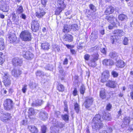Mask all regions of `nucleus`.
Masks as SVG:
<instances>
[{
    "instance_id": "nucleus-1",
    "label": "nucleus",
    "mask_w": 133,
    "mask_h": 133,
    "mask_svg": "<svg viewBox=\"0 0 133 133\" xmlns=\"http://www.w3.org/2000/svg\"><path fill=\"white\" fill-rule=\"evenodd\" d=\"M21 39L25 41H29L31 39V35L30 32L28 30L22 31L20 35Z\"/></svg>"
},
{
    "instance_id": "nucleus-2",
    "label": "nucleus",
    "mask_w": 133,
    "mask_h": 133,
    "mask_svg": "<svg viewBox=\"0 0 133 133\" xmlns=\"http://www.w3.org/2000/svg\"><path fill=\"white\" fill-rule=\"evenodd\" d=\"M3 104L5 109L9 110L12 108L14 103L12 100L9 99H7L4 101Z\"/></svg>"
},
{
    "instance_id": "nucleus-3",
    "label": "nucleus",
    "mask_w": 133,
    "mask_h": 133,
    "mask_svg": "<svg viewBox=\"0 0 133 133\" xmlns=\"http://www.w3.org/2000/svg\"><path fill=\"white\" fill-rule=\"evenodd\" d=\"M39 24L38 21L36 19L32 20L31 23V29L34 32L38 31L39 28Z\"/></svg>"
},
{
    "instance_id": "nucleus-4",
    "label": "nucleus",
    "mask_w": 133,
    "mask_h": 133,
    "mask_svg": "<svg viewBox=\"0 0 133 133\" xmlns=\"http://www.w3.org/2000/svg\"><path fill=\"white\" fill-rule=\"evenodd\" d=\"M3 81L4 85L7 87L9 85L11 84V80L9 76V74L7 72H3Z\"/></svg>"
},
{
    "instance_id": "nucleus-5",
    "label": "nucleus",
    "mask_w": 133,
    "mask_h": 133,
    "mask_svg": "<svg viewBox=\"0 0 133 133\" xmlns=\"http://www.w3.org/2000/svg\"><path fill=\"white\" fill-rule=\"evenodd\" d=\"M93 99L91 97H87L85 98V100L83 105L85 108H90L92 104Z\"/></svg>"
},
{
    "instance_id": "nucleus-6",
    "label": "nucleus",
    "mask_w": 133,
    "mask_h": 133,
    "mask_svg": "<svg viewBox=\"0 0 133 133\" xmlns=\"http://www.w3.org/2000/svg\"><path fill=\"white\" fill-rule=\"evenodd\" d=\"M130 118L129 117H126L124 118L121 125L123 128H126L127 129L128 128V129L129 130V128H130L129 123L130 122Z\"/></svg>"
},
{
    "instance_id": "nucleus-7",
    "label": "nucleus",
    "mask_w": 133,
    "mask_h": 133,
    "mask_svg": "<svg viewBox=\"0 0 133 133\" xmlns=\"http://www.w3.org/2000/svg\"><path fill=\"white\" fill-rule=\"evenodd\" d=\"M22 54L23 57L27 59L31 60L34 57V55L30 51H23Z\"/></svg>"
},
{
    "instance_id": "nucleus-8",
    "label": "nucleus",
    "mask_w": 133,
    "mask_h": 133,
    "mask_svg": "<svg viewBox=\"0 0 133 133\" xmlns=\"http://www.w3.org/2000/svg\"><path fill=\"white\" fill-rule=\"evenodd\" d=\"M109 76V72L108 70L104 71L102 74V79L101 81L103 83L105 82L107 80Z\"/></svg>"
},
{
    "instance_id": "nucleus-9",
    "label": "nucleus",
    "mask_w": 133,
    "mask_h": 133,
    "mask_svg": "<svg viewBox=\"0 0 133 133\" xmlns=\"http://www.w3.org/2000/svg\"><path fill=\"white\" fill-rule=\"evenodd\" d=\"M52 119L53 121L51 123L54 124V126L56 128L58 127L61 128L64 127V124L62 122H58L55 119Z\"/></svg>"
},
{
    "instance_id": "nucleus-10",
    "label": "nucleus",
    "mask_w": 133,
    "mask_h": 133,
    "mask_svg": "<svg viewBox=\"0 0 133 133\" xmlns=\"http://www.w3.org/2000/svg\"><path fill=\"white\" fill-rule=\"evenodd\" d=\"M115 8L111 5L108 6L107 8L104 13L106 15H109L113 13L115 10Z\"/></svg>"
},
{
    "instance_id": "nucleus-11",
    "label": "nucleus",
    "mask_w": 133,
    "mask_h": 133,
    "mask_svg": "<svg viewBox=\"0 0 133 133\" xmlns=\"http://www.w3.org/2000/svg\"><path fill=\"white\" fill-rule=\"evenodd\" d=\"M12 63L14 66H21L22 63V60L18 58H15L13 59Z\"/></svg>"
},
{
    "instance_id": "nucleus-12",
    "label": "nucleus",
    "mask_w": 133,
    "mask_h": 133,
    "mask_svg": "<svg viewBox=\"0 0 133 133\" xmlns=\"http://www.w3.org/2000/svg\"><path fill=\"white\" fill-rule=\"evenodd\" d=\"M47 113L43 111H40L39 114V117L42 120H46L48 117Z\"/></svg>"
},
{
    "instance_id": "nucleus-13",
    "label": "nucleus",
    "mask_w": 133,
    "mask_h": 133,
    "mask_svg": "<svg viewBox=\"0 0 133 133\" xmlns=\"http://www.w3.org/2000/svg\"><path fill=\"white\" fill-rule=\"evenodd\" d=\"M44 10L39 8L35 13L36 16L38 18H42L45 14Z\"/></svg>"
},
{
    "instance_id": "nucleus-14",
    "label": "nucleus",
    "mask_w": 133,
    "mask_h": 133,
    "mask_svg": "<svg viewBox=\"0 0 133 133\" xmlns=\"http://www.w3.org/2000/svg\"><path fill=\"white\" fill-rule=\"evenodd\" d=\"M11 118L10 114L7 113H5L3 115L1 118V120L4 122H6L10 120Z\"/></svg>"
},
{
    "instance_id": "nucleus-15",
    "label": "nucleus",
    "mask_w": 133,
    "mask_h": 133,
    "mask_svg": "<svg viewBox=\"0 0 133 133\" xmlns=\"http://www.w3.org/2000/svg\"><path fill=\"white\" fill-rule=\"evenodd\" d=\"M103 120V117H102H102L99 114L96 115L93 119V121L95 122H102Z\"/></svg>"
},
{
    "instance_id": "nucleus-16",
    "label": "nucleus",
    "mask_w": 133,
    "mask_h": 133,
    "mask_svg": "<svg viewBox=\"0 0 133 133\" xmlns=\"http://www.w3.org/2000/svg\"><path fill=\"white\" fill-rule=\"evenodd\" d=\"M21 71L18 69H13L11 71V74L15 77H18L21 74Z\"/></svg>"
},
{
    "instance_id": "nucleus-17",
    "label": "nucleus",
    "mask_w": 133,
    "mask_h": 133,
    "mask_svg": "<svg viewBox=\"0 0 133 133\" xmlns=\"http://www.w3.org/2000/svg\"><path fill=\"white\" fill-rule=\"evenodd\" d=\"M103 126V124L102 123L94 122V125L92 126V127L93 129L97 130L100 129L102 128Z\"/></svg>"
},
{
    "instance_id": "nucleus-18",
    "label": "nucleus",
    "mask_w": 133,
    "mask_h": 133,
    "mask_svg": "<svg viewBox=\"0 0 133 133\" xmlns=\"http://www.w3.org/2000/svg\"><path fill=\"white\" fill-rule=\"evenodd\" d=\"M116 84L115 81L112 80H109L106 84V85L110 88H114L116 87Z\"/></svg>"
},
{
    "instance_id": "nucleus-19",
    "label": "nucleus",
    "mask_w": 133,
    "mask_h": 133,
    "mask_svg": "<svg viewBox=\"0 0 133 133\" xmlns=\"http://www.w3.org/2000/svg\"><path fill=\"white\" fill-rule=\"evenodd\" d=\"M113 33L115 34V36H122L124 35V32L122 30L117 29L113 31Z\"/></svg>"
},
{
    "instance_id": "nucleus-20",
    "label": "nucleus",
    "mask_w": 133,
    "mask_h": 133,
    "mask_svg": "<svg viewBox=\"0 0 133 133\" xmlns=\"http://www.w3.org/2000/svg\"><path fill=\"white\" fill-rule=\"evenodd\" d=\"M8 36L9 41L10 43L15 42L16 39V35L14 34H8Z\"/></svg>"
},
{
    "instance_id": "nucleus-21",
    "label": "nucleus",
    "mask_w": 133,
    "mask_h": 133,
    "mask_svg": "<svg viewBox=\"0 0 133 133\" xmlns=\"http://www.w3.org/2000/svg\"><path fill=\"white\" fill-rule=\"evenodd\" d=\"M103 65H112L113 64V61L110 59H105L103 61Z\"/></svg>"
},
{
    "instance_id": "nucleus-22",
    "label": "nucleus",
    "mask_w": 133,
    "mask_h": 133,
    "mask_svg": "<svg viewBox=\"0 0 133 133\" xmlns=\"http://www.w3.org/2000/svg\"><path fill=\"white\" fill-rule=\"evenodd\" d=\"M28 128L30 132L32 133H37L38 132L37 128L34 126H29Z\"/></svg>"
},
{
    "instance_id": "nucleus-23",
    "label": "nucleus",
    "mask_w": 133,
    "mask_h": 133,
    "mask_svg": "<svg viewBox=\"0 0 133 133\" xmlns=\"http://www.w3.org/2000/svg\"><path fill=\"white\" fill-rule=\"evenodd\" d=\"M99 96L102 99H105L106 97L105 90L104 88H102L100 92Z\"/></svg>"
},
{
    "instance_id": "nucleus-24",
    "label": "nucleus",
    "mask_w": 133,
    "mask_h": 133,
    "mask_svg": "<svg viewBox=\"0 0 133 133\" xmlns=\"http://www.w3.org/2000/svg\"><path fill=\"white\" fill-rule=\"evenodd\" d=\"M110 40L111 43L112 44H116V43L118 42L119 41L115 36V35L111 36L110 38Z\"/></svg>"
},
{
    "instance_id": "nucleus-25",
    "label": "nucleus",
    "mask_w": 133,
    "mask_h": 133,
    "mask_svg": "<svg viewBox=\"0 0 133 133\" xmlns=\"http://www.w3.org/2000/svg\"><path fill=\"white\" fill-rule=\"evenodd\" d=\"M63 6L62 5L61 7L59 8H57L55 11V14L56 15H58L63 10L65 7V5H63Z\"/></svg>"
},
{
    "instance_id": "nucleus-26",
    "label": "nucleus",
    "mask_w": 133,
    "mask_h": 133,
    "mask_svg": "<svg viewBox=\"0 0 133 133\" xmlns=\"http://www.w3.org/2000/svg\"><path fill=\"white\" fill-rule=\"evenodd\" d=\"M64 39L65 41L70 42L73 41V37L71 35L68 34L64 36Z\"/></svg>"
},
{
    "instance_id": "nucleus-27",
    "label": "nucleus",
    "mask_w": 133,
    "mask_h": 133,
    "mask_svg": "<svg viewBox=\"0 0 133 133\" xmlns=\"http://www.w3.org/2000/svg\"><path fill=\"white\" fill-rule=\"evenodd\" d=\"M118 18L121 21H126L128 19L127 16L123 14L119 15L118 16Z\"/></svg>"
},
{
    "instance_id": "nucleus-28",
    "label": "nucleus",
    "mask_w": 133,
    "mask_h": 133,
    "mask_svg": "<svg viewBox=\"0 0 133 133\" xmlns=\"http://www.w3.org/2000/svg\"><path fill=\"white\" fill-rule=\"evenodd\" d=\"M102 117H103L104 120L108 121L110 120L111 119V115L108 113H104L103 114Z\"/></svg>"
},
{
    "instance_id": "nucleus-29",
    "label": "nucleus",
    "mask_w": 133,
    "mask_h": 133,
    "mask_svg": "<svg viewBox=\"0 0 133 133\" xmlns=\"http://www.w3.org/2000/svg\"><path fill=\"white\" fill-rule=\"evenodd\" d=\"M90 38L91 40H94L98 38V33L97 32L94 31L92 32L90 35Z\"/></svg>"
},
{
    "instance_id": "nucleus-30",
    "label": "nucleus",
    "mask_w": 133,
    "mask_h": 133,
    "mask_svg": "<svg viewBox=\"0 0 133 133\" xmlns=\"http://www.w3.org/2000/svg\"><path fill=\"white\" fill-rule=\"evenodd\" d=\"M43 100L40 99H37L36 100V102L35 103H34L32 105L33 106H39L41 105L43 103Z\"/></svg>"
},
{
    "instance_id": "nucleus-31",
    "label": "nucleus",
    "mask_w": 133,
    "mask_h": 133,
    "mask_svg": "<svg viewBox=\"0 0 133 133\" xmlns=\"http://www.w3.org/2000/svg\"><path fill=\"white\" fill-rule=\"evenodd\" d=\"M29 85L31 89L33 90L36 88V87L38 86V84L35 82H30Z\"/></svg>"
},
{
    "instance_id": "nucleus-32",
    "label": "nucleus",
    "mask_w": 133,
    "mask_h": 133,
    "mask_svg": "<svg viewBox=\"0 0 133 133\" xmlns=\"http://www.w3.org/2000/svg\"><path fill=\"white\" fill-rule=\"evenodd\" d=\"M124 63L123 61L119 60L117 62L116 65L119 68H122L124 66Z\"/></svg>"
},
{
    "instance_id": "nucleus-33",
    "label": "nucleus",
    "mask_w": 133,
    "mask_h": 133,
    "mask_svg": "<svg viewBox=\"0 0 133 133\" xmlns=\"http://www.w3.org/2000/svg\"><path fill=\"white\" fill-rule=\"evenodd\" d=\"M5 48L4 39L2 38H0V50H1L4 49Z\"/></svg>"
},
{
    "instance_id": "nucleus-34",
    "label": "nucleus",
    "mask_w": 133,
    "mask_h": 133,
    "mask_svg": "<svg viewBox=\"0 0 133 133\" xmlns=\"http://www.w3.org/2000/svg\"><path fill=\"white\" fill-rule=\"evenodd\" d=\"M0 9L4 12H7L8 10V7L6 5H2L0 8Z\"/></svg>"
},
{
    "instance_id": "nucleus-35",
    "label": "nucleus",
    "mask_w": 133,
    "mask_h": 133,
    "mask_svg": "<svg viewBox=\"0 0 133 133\" xmlns=\"http://www.w3.org/2000/svg\"><path fill=\"white\" fill-rule=\"evenodd\" d=\"M41 46L42 48L43 49L48 50L49 49L50 45L47 43H45L42 44Z\"/></svg>"
},
{
    "instance_id": "nucleus-36",
    "label": "nucleus",
    "mask_w": 133,
    "mask_h": 133,
    "mask_svg": "<svg viewBox=\"0 0 133 133\" xmlns=\"http://www.w3.org/2000/svg\"><path fill=\"white\" fill-rule=\"evenodd\" d=\"M74 110L77 113L79 112L80 110V107L79 105L77 103H75L74 104Z\"/></svg>"
},
{
    "instance_id": "nucleus-37",
    "label": "nucleus",
    "mask_w": 133,
    "mask_h": 133,
    "mask_svg": "<svg viewBox=\"0 0 133 133\" xmlns=\"http://www.w3.org/2000/svg\"><path fill=\"white\" fill-rule=\"evenodd\" d=\"M57 90L59 91H63L64 90V86L61 84H58L57 86Z\"/></svg>"
},
{
    "instance_id": "nucleus-38",
    "label": "nucleus",
    "mask_w": 133,
    "mask_h": 133,
    "mask_svg": "<svg viewBox=\"0 0 133 133\" xmlns=\"http://www.w3.org/2000/svg\"><path fill=\"white\" fill-rule=\"evenodd\" d=\"M71 30V28L69 27L68 25H64L63 31L64 33H67L69 32Z\"/></svg>"
},
{
    "instance_id": "nucleus-39",
    "label": "nucleus",
    "mask_w": 133,
    "mask_h": 133,
    "mask_svg": "<svg viewBox=\"0 0 133 133\" xmlns=\"http://www.w3.org/2000/svg\"><path fill=\"white\" fill-rule=\"evenodd\" d=\"M109 55L111 57L113 58H116L118 56L117 54L115 52L110 53Z\"/></svg>"
},
{
    "instance_id": "nucleus-40",
    "label": "nucleus",
    "mask_w": 133,
    "mask_h": 133,
    "mask_svg": "<svg viewBox=\"0 0 133 133\" xmlns=\"http://www.w3.org/2000/svg\"><path fill=\"white\" fill-rule=\"evenodd\" d=\"M70 27H71V28H70L71 29L75 31L78 30L79 29V27L77 24H72Z\"/></svg>"
},
{
    "instance_id": "nucleus-41",
    "label": "nucleus",
    "mask_w": 133,
    "mask_h": 133,
    "mask_svg": "<svg viewBox=\"0 0 133 133\" xmlns=\"http://www.w3.org/2000/svg\"><path fill=\"white\" fill-rule=\"evenodd\" d=\"M28 113L30 115L32 116L34 115L35 112L34 109L30 108L29 110Z\"/></svg>"
},
{
    "instance_id": "nucleus-42",
    "label": "nucleus",
    "mask_w": 133,
    "mask_h": 133,
    "mask_svg": "<svg viewBox=\"0 0 133 133\" xmlns=\"http://www.w3.org/2000/svg\"><path fill=\"white\" fill-rule=\"evenodd\" d=\"M85 89L84 85H82L80 88V92L81 94L83 95L85 92Z\"/></svg>"
},
{
    "instance_id": "nucleus-43",
    "label": "nucleus",
    "mask_w": 133,
    "mask_h": 133,
    "mask_svg": "<svg viewBox=\"0 0 133 133\" xmlns=\"http://www.w3.org/2000/svg\"><path fill=\"white\" fill-rule=\"evenodd\" d=\"M57 128L55 127H51L50 128L51 131L50 133H57L58 130L56 129Z\"/></svg>"
},
{
    "instance_id": "nucleus-44",
    "label": "nucleus",
    "mask_w": 133,
    "mask_h": 133,
    "mask_svg": "<svg viewBox=\"0 0 133 133\" xmlns=\"http://www.w3.org/2000/svg\"><path fill=\"white\" fill-rule=\"evenodd\" d=\"M12 19L15 22H18V19L17 16L15 13H12Z\"/></svg>"
},
{
    "instance_id": "nucleus-45",
    "label": "nucleus",
    "mask_w": 133,
    "mask_h": 133,
    "mask_svg": "<svg viewBox=\"0 0 133 133\" xmlns=\"http://www.w3.org/2000/svg\"><path fill=\"white\" fill-rule=\"evenodd\" d=\"M90 9L93 11H95L96 10V7L92 4H91L89 5Z\"/></svg>"
},
{
    "instance_id": "nucleus-46",
    "label": "nucleus",
    "mask_w": 133,
    "mask_h": 133,
    "mask_svg": "<svg viewBox=\"0 0 133 133\" xmlns=\"http://www.w3.org/2000/svg\"><path fill=\"white\" fill-rule=\"evenodd\" d=\"M89 65L91 67H95L96 65V64L95 63V61H92L91 60L89 64Z\"/></svg>"
},
{
    "instance_id": "nucleus-47",
    "label": "nucleus",
    "mask_w": 133,
    "mask_h": 133,
    "mask_svg": "<svg viewBox=\"0 0 133 133\" xmlns=\"http://www.w3.org/2000/svg\"><path fill=\"white\" fill-rule=\"evenodd\" d=\"M105 18L110 22H111L113 19V16H106Z\"/></svg>"
},
{
    "instance_id": "nucleus-48",
    "label": "nucleus",
    "mask_w": 133,
    "mask_h": 133,
    "mask_svg": "<svg viewBox=\"0 0 133 133\" xmlns=\"http://www.w3.org/2000/svg\"><path fill=\"white\" fill-rule=\"evenodd\" d=\"M62 119L65 121H68L69 119V116L65 114L62 116Z\"/></svg>"
},
{
    "instance_id": "nucleus-49",
    "label": "nucleus",
    "mask_w": 133,
    "mask_h": 133,
    "mask_svg": "<svg viewBox=\"0 0 133 133\" xmlns=\"http://www.w3.org/2000/svg\"><path fill=\"white\" fill-rule=\"evenodd\" d=\"M36 74L37 76L41 77L44 76V73L40 71H38L36 73Z\"/></svg>"
},
{
    "instance_id": "nucleus-50",
    "label": "nucleus",
    "mask_w": 133,
    "mask_h": 133,
    "mask_svg": "<svg viewBox=\"0 0 133 133\" xmlns=\"http://www.w3.org/2000/svg\"><path fill=\"white\" fill-rule=\"evenodd\" d=\"M4 60V56L2 52H0V63L2 64Z\"/></svg>"
},
{
    "instance_id": "nucleus-51",
    "label": "nucleus",
    "mask_w": 133,
    "mask_h": 133,
    "mask_svg": "<svg viewBox=\"0 0 133 133\" xmlns=\"http://www.w3.org/2000/svg\"><path fill=\"white\" fill-rule=\"evenodd\" d=\"M99 56V55L97 53L95 54L94 55V58L92 59H91L92 61H97L98 59V57Z\"/></svg>"
},
{
    "instance_id": "nucleus-52",
    "label": "nucleus",
    "mask_w": 133,
    "mask_h": 133,
    "mask_svg": "<svg viewBox=\"0 0 133 133\" xmlns=\"http://www.w3.org/2000/svg\"><path fill=\"white\" fill-rule=\"evenodd\" d=\"M23 11V8L21 6H20L17 10V13L18 14H20L22 13Z\"/></svg>"
},
{
    "instance_id": "nucleus-53",
    "label": "nucleus",
    "mask_w": 133,
    "mask_h": 133,
    "mask_svg": "<svg viewBox=\"0 0 133 133\" xmlns=\"http://www.w3.org/2000/svg\"><path fill=\"white\" fill-rule=\"evenodd\" d=\"M111 74L114 77H116L118 76V74L116 72L114 71L112 72Z\"/></svg>"
},
{
    "instance_id": "nucleus-54",
    "label": "nucleus",
    "mask_w": 133,
    "mask_h": 133,
    "mask_svg": "<svg viewBox=\"0 0 133 133\" xmlns=\"http://www.w3.org/2000/svg\"><path fill=\"white\" fill-rule=\"evenodd\" d=\"M46 127L45 126H43L41 127V131L42 133H45L46 132Z\"/></svg>"
},
{
    "instance_id": "nucleus-55",
    "label": "nucleus",
    "mask_w": 133,
    "mask_h": 133,
    "mask_svg": "<svg viewBox=\"0 0 133 133\" xmlns=\"http://www.w3.org/2000/svg\"><path fill=\"white\" fill-rule=\"evenodd\" d=\"M27 89V85H24L23 87L22 88V91L24 93H25Z\"/></svg>"
},
{
    "instance_id": "nucleus-56",
    "label": "nucleus",
    "mask_w": 133,
    "mask_h": 133,
    "mask_svg": "<svg viewBox=\"0 0 133 133\" xmlns=\"http://www.w3.org/2000/svg\"><path fill=\"white\" fill-rule=\"evenodd\" d=\"M128 39L127 38L125 37L124 38L123 43L125 45H127L128 44Z\"/></svg>"
},
{
    "instance_id": "nucleus-57",
    "label": "nucleus",
    "mask_w": 133,
    "mask_h": 133,
    "mask_svg": "<svg viewBox=\"0 0 133 133\" xmlns=\"http://www.w3.org/2000/svg\"><path fill=\"white\" fill-rule=\"evenodd\" d=\"M72 94L74 96H76L77 94V91L76 88H75L73 91Z\"/></svg>"
},
{
    "instance_id": "nucleus-58",
    "label": "nucleus",
    "mask_w": 133,
    "mask_h": 133,
    "mask_svg": "<svg viewBox=\"0 0 133 133\" xmlns=\"http://www.w3.org/2000/svg\"><path fill=\"white\" fill-rule=\"evenodd\" d=\"M47 2V0H41V3L43 5V6H45Z\"/></svg>"
},
{
    "instance_id": "nucleus-59",
    "label": "nucleus",
    "mask_w": 133,
    "mask_h": 133,
    "mask_svg": "<svg viewBox=\"0 0 133 133\" xmlns=\"http://www.w3.org/2000/svg\"><path fill=\"white\" fill-rule=\"evenodd\" d=\"M112 131V129L110 127H109L107 129L106 132L107 133H111Z\"/></svg>"
},
{
    "instance_id": "nucleus-60",
    "label": "nucleus",
    "mask_w": 133,
    "mask_h": 133,
    "mask_svg": "<svg viewBox=\"0 0 133 133\" xmlns=\"http://www.w3.org/2000/svg\"><path fill=\"white\" fill-rule=\"evenodd\" d=\"M111 107L112 106L110 104H109L107 105L106 109L107 110H109L111 109Z\"/></svg>"
},
{
    "instance_id": "nucleus-61",
    "label": "nucleus",
    "mask_w": 133,
    "mask_h": 133,
    "mask_svg": "<svg viewBox=\"0 0 133 133\" xmlns=\"http://www.w3.org/2000/svg\"><path fill=\"white\" fill-rule=\"evenodd\" d=\"M99 49V47L98 46H95L94 47L92 48L91 49V50L92 51H94L95 50H98Z\"/></svg>"
},
{
    "instance_id": "nucleus-62",
    "label": "nucleus",
    "mask_w": 133,
    "mask_h": 133,
    "mask_svg": "<svg viewBox=\"0 0 133 133\" xmlns=\"http://www.w3.org/2000/svg\"><path fill=\"white\" fill-rule=\"evenodd\" d=\"M90 55L88 54L85 55L84 56V58L85 60H88L90 57Z\"/></svg>"
},
{
    "instance_id": "nucleus-63",
    "label": "nucleus",
    "mask_w": 133,
    "mask_h": 133,
    "mask_svg": "<svg viewBox=\"0 0 133 133\" xmlns=\"http://www.w3.org/2000/svg\"><path fill=\"white\" fill-rule=\"evenodd\" d=\"M101 51L102 53H103L104 54H105L106 53V51L105 48L101 49Z\"/></svg>"
},
{
    "instance_id": "nucleus-64",
    "label": "nucleus",
    "mask_w": 133,
    "mask_h": 133,
    "mask_svg": "<svg viewBox=\"0 0 133 133\" xmlns=\"http://www.w3.org/2000/svg\"><path fill=\"white\" fill-rule=\"evenodd\" d=\"M64 0H58L57 2L59 5L63 4L64 3Z\"/></svg>"
}]
</instances>
